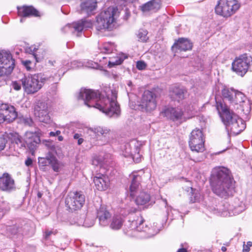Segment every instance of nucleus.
Segmentation results:
<instances>
[{"instance_id": "obj_1", "label": "nucleus", "mask_w": 252, "mask_h": 252, "mask_svg": "<svg viewBox=\"0 0 252 252\" xmlns=\"http://www.w3.org/2000/svg\"><path fill=\"white\" fill-rule=\"evenodd\" d=\"M77 98L83 100L84 104L89 107H95L110 117L115 115L117 117L120 115V108L116 100L117 94L115 91H112L111 98L108 96L100 99L98 91L81 89Z\"/></svg>"}, {"instance_id": "obj_2", "label": "nucleus", "mask_w": 252, "mask_h": 252, "mask_svg": "<svg viewBox=\"0 0 252 252\" xmlns=\"http://www.w3.org/2000/svg\"><path fill=\"white\" fill-rule=\"evenodd\" d=\"M234 181L230 171L224 167L215 168L210 178L212 191L218 196L226 198L233 194Z\"/></svg>"}, {"instance_id": "obj_3", "label": "nucleus", "mask_w": 252, "mask_h": 252, "mask_svg": "<svg viewBox=\"0 0 252 252\" xmlns=\"http://www.w3.org/2000/svg\"><path fill=\"white\" fill-rule=\"evenodd\" d=\"M48 78L42 77L41 74L24 76L21 78L23 88L27 94H33L42 87L43 84Z\"/></svg>"}, {"instance_id": "obj_4", "label": "nucleus", "mask_w": 252, "mask_h": 252, "mask_svg": "<svg viewBox=\"0 0 252 252\" xmlns=\"http://www.w3.org/2000/svg\"><path fill=\"white\" fill-rule=\"evenodd\" d=\"M118 10L117 7H109L102 11L96 17V28L98 31L101 30H110L115 22V15Z\"/></svg>"}, {"instance_id": "obj_5", "label": "nucleus", "mask_w": 252, "mask_h": 252, "mask_svg": "<svg viewBox=\"0 0 252 252\" xmlns=\"http://www.w3.org/2000/svg\"><path fill=\"white\" fill-rule=\"evenodd\" d=\"M237 0H220L215 7L217 14L228 18L234 14L240 8Z\"/></svg>"}, {"instance_id": "obj_6", "label": "nucleus", "mask_w": 252, "mask_h": 252, "mask_svg": "<svg viewBox=\"0 0 252 252\" xmlns=\"http://www.w3.org/2000/svg\"><path fill=\"white\" fill-rule=\"evenodd\" d=\"M252 64V57L245 53L236 57L232 63V69L237 74L243 76Z\"/></svg>"}, {"instance_id": "obj_7", "label": "nucleus", "mask_w": 252, "mask_h": 252, "mask_svg": "<svg viewBox=\"0 0 252 252\" xmlns=\"http://www.w3.org/2000/svg\"><path fill=\"white\" fill-rule=\"evenodd\" d=\"M85 202V196L79 191L69 193L65 198V204L67 210L73 212L80 210Z\"/></svg>"}, {"instance_id": "obj_8", "label": "nucleus", "mask_w": 252, "mask_h": 252, "mask_svg": "<svg viewBox=\"0 0 252 252\" xmlns=\"http://www.w3.org/2000/svg\"><path fill=\"white\" fill-rule=\"evenodd\" d=\"M204 142V137L201 129L196 128L191 131L189 143L192 151L203 152L205 150Z\"/></svg>"}, {"instance_id": "obj_9", "label": "nucleus", "mask_w": 252, "mask_h": 252, "mask_svg": "<svg viewBox=\"0 0 252 252\" xmlns=\"http://www.w3.org/2000/svg\"><path fill=\"white\" fill-rule=\"evenodd\" d=\"M216 108L218 110L221 120L225 126L238 119L239 116L224 103L223 100L216 101Z\"/></svg>"}, {"instance_id": "obj_10", "label": "nucleus", "mask_w": 252, "mask_h": 252, "mask_svg": "<svg viewBox=\"0 0 252 252\" xmlns=\"http://www.w3.org/2000/svg\"><path fill=\"white\" fill-rule=\"evenodd\" d=\"M41 131L37 129L34 131H27L25 133L26 149L33 155L40 144Z\"/></svg>"}, {"instance_id": "obj_11", "label": "nucleus", "mask_w": 252, "mask_h": 252, "mask_svg": "<svg viewBox=\"0 0 252 252\" xmlns=\"http://www.w3.org/2000/svg\"><path fill=\"white\" fill-rule=\"evenodd\" d=\"M18 117L15 108L8 103L0 105V124L13 122Z\"/></svg>"}, {"instance_id": "obj_12", "label": "nucleus", "mask_w": 252, "mask_h": 252, "mask_svg": "<svg viewBox=\"0 0 252 252\" xmlns=\"http://www.w3.org/2000/svg\"><path fill=\"white\" fill-rule=\"evenodd\" d=\"M157 95L152 92L146 90L144 92L141 99L140 106L147 112L154 110L157 105Z\"/></svg>"}, {"instance_id": "obj_13", "label": "nucleus", "mask_w": 252, "mask_h": 252, "mask_svg": "<svg viewBox=\"0 0 252 252\" xmlns=\"http://www.w3.org/2000/svg\"><path fill=\"white\" fill-rule=\"evenodd\" d=\"M144 220L141 216H135L130 218L125 224V231L127 235H131L130 231H144L147 232L149 229L147 226L144 227Z\"/></svg>"}, {"instance_id": "obj_14", "label": "nucleus", "mask_w": 252, "mask_h": 252, "mask_svg": "<svg viewBox=\"0 0 252 252\" xmlns=\"http://www.w3.org/2000/svg\"><path fill=\"white\" fill-rule=\"evenodd\" d=\"M0 65L6 71L7 74L11 73L15 66V60L9 52L0 51Z\"/></svg>"}, {"instance_id": "obj_15", "label": "nucleus", "mask_w": 252, "mask_h": 252, "mask_svg": "<svg viewBox=\"0 0 252 252\" xmlns=\"http://www.w3.org/2000/svg\"><path fill=\"white\" fill-rule=\"evenodd\" d=\"M47 104L44 102H38L34 108V115L38 120L43 123H49L50 117Z\"/></svg>"}, {"instance_id": "obj_16", "label": "nucleus", "mask_w": 252, "mask_h": 252, "mask_svg": "<svg viewBox=\"0 0 252 252\" xmlns=\"http://www.w3.org/2000/svg\"><path fill=\"white\" fill-rule=\"evenodd\" d=\"M193 47L192 42L187 38L180 37L175 40L173 45L171 47L172 51L175 53L179 51H187L191 50Z\"/></svg>"}, {"instance_id": "obj_17", "label": "nucleus", "mask_w": 252, "mask_h": 252, "mask_svg": "<svg viewBox=\"0 0 252 252\" xmlns=\"http://www.w3.org/2000/svg\"><path fill=\"white\" fill-rule=\"evenodd\" d=\"M38 163L42 166L50 165L53 171L56 172H58L60 170V162L54 155L50 153H48L45 158H39Z\"/></svg>"}, {"instance_id": "obj_18", "label": "nucleus", "mask_w": 252, "mask_h": 252, "mask_svg": "<svg viewBox=\"0 0 252 252\" xmlns=\"http://www.w3.org/2000/svg\"><path fill=\"white\" fill-rule=\"evenodd\" d=\"M18 15L21 17L20 22H22L24 18L26 17L41 16L40 12L32 5H23L22 6H18Z\"/></svg>"}, {"instance_id": "obj_19", "label": "nucleus", "mask_w": 252, "mask_h": 252, "mask_svg": "<svg viewBox=\"0 0 252 252\" xmlns=\"http://www.w3.org/2000/svg\"><path fill=\"white\" fill-rule=\"evenodd\" d=\"M15 188V182L13 178L9 174L4 173L0 177V190L11 192Z\"/></svg>"}, {"instance_id": "obj_20", "label": "nucleus", "mask_w": 252, "mask_h": 252, "mask_svg": "<svg viewBox=\"0 0 252 252\" xmlns=\"http://www.w3.org/2000/svg\"><path fill=\"white\" fill-rule=\"evenodd\" d=\"M80 9L78 11L81 14L90 16L94 14L97 7L96 0H80Z\"/></svg>"}, {"instance_id": "obj_21", "label": "nucleus", "mask_w": 252, "mask_h": 252, "mask_svg": "<svg viewBox=\"0 0 252 252\" xmlns=\"http://www.w3.org/2000/svg\"><path fill=\"white\" fill-rule=\"evenodd\" d=\"M169 95L173 100L179 102L186 98L188 91L183 86H174L170 90Z\"/></svg>"}, {"instance_id": "obj_22", "label": "nucleus", "mask_w": 252, "mask_h": 252, "mask_svg": "<svg viewBox=\"0 0 252 252\" xmlns=\"http://www.w3.org/2000/svg\"><path fill=\"white\" fill-rule=\"evenodd\" d=\"M94 183L96 189L99 191L106 190L109 186V180L105 174L98 173L94 177Z\"/></svg>"}, {"instance_id": "obj_23", "label": "nucleus", "mask_w": 252, "mask_h": 252, "mask_svg": "<svg viewBox=\"0 0 252 252\" xmlns=\"http://www.w3.org/2000/svg\"><path fill=\"white\" fill-rule=\"evenodd\" d=\"M228 132L236 135L240 133L246 127L245 122L239 117L225 126Z\"/></svg>"}, {"instance_id": "obj_24", "label": "nucleus", "mask_w": 252, "mask_h": 252, "mask_svg": "<svg viewBox=\"0 0 252 252\" xmlns=\"http://www.w3.org/2000/svg\"><path fill=\"white\" fill-rule=\"evenodd\" d=\"M91 27V23L85 20L82 19L71 25H67L63 28L62 30L64 32H67L68 30H74L78 32H82L84 29H88Z\"/></svg>"}, {"instance_id": "obj_25", "label": "nucleus", "mask_w": 252, "mask_h": 252, "mask_svg": "<svg viewBox=\"0 0 252 252\" xmlns=\"http://www.w3.org/2000/svg\"><path fill=\"white\" fill-rule=\"evenodd\" d=\"M166 117L173 122H182L184 116V111L178 107H171L166 109L164 111Z\"/></svg>"}, {"instance_id": "obj_26", "label": "nucleus", "mask_w": 252, "mask_h": 252, "mask_svg": "<svg viewBox=\"0 0 252 252\" xmlns=\"http://www.w3.org/2000/svg\"><path fill=\"white\" fill-rule=\"evenodd\" d=\"M111 217V214L105 205H101L97 210L96 217L99 220V224L102 226H104L108 224Z\"/></svg>"}, {"instance_id": "obj_27", "label": "nucleus", "mask_w": 252, "mask_h": 252, "mask_svg": "<svg viewBox=\"0 0 252 252\" xmlns=\"http://www.w3.org/2000/svg\"><path fill=\"white\" fill-rule=\"evenodd\" d=\"M135 202L137 205L145 206L146 207L155 203V201L152 200L150 194L145 191L139 193L136 196Z\"/></svg>"}, {"instance_id": "obj_28", "label": "nucleus", "mask_w": 252, "mask_h": 252, "mask_svg": "<svg viewBox=\"0 0 252 252\" xmlns=\"http://www.w3.org/2000/svg\"><path fill=\"white\" fill-rule=\"evenodd\" d=\"M236 90L233 88H228L224 86L221 91L222 97L223 99L231 103L235 95Z\"/></svg>"}, {"instance_id": "obj_29", "label": "nucleus", "mask_w": 252, "mask_h": 252, "mask_svg": "<svg viewBox=\"0 0 252 252\" xmlns=\"http://www.w3.org/2000/svg\"><path fill=\"white\" fill-rule=\"evenodd\" d=\"M132 177V179L129 187V191L130 196H133L139 188L141 177L139 175L135 174H133Z\"/></svg>"}, {"instance_id": "obj_30", "label": "nucleus", "mask_w": 252, "mask_h": 252, "mask_svg": "<svg viewBox=\"0 0 252 252\" xmlns=\"http://www.w3.org/2000/svg\"><path fill=\"white\" fill-rule=\"evenodd\" d=\"M124 220L120 216H116L112 218L110 223V227L114 230H118L121 228L123 224Z\"/></svg>"}, {"instance_id": "obj_31", "label": "nucleus", "mask_w": 252, "mask_h": 252, "mask_svg": "<svg viewBox=\"0 0 252 252\" xmlns=\"http://www.w3.org/2000/svg\"><path fill=\"white\" fill-rule=\"evenodd\" d=\"M235 93L231 103L239 104L240 106L243 107L242 104L245 103V100L246 99V96L244 94L237 90H236Z\"/></svg>"}, {"instance_id": "obj_32", "label": "nucleus", "mask_w": 252, "mask_h": 252, "mask_svg": "<svg viewBox=\"0 0 252 252\" xmlns=\"http://www.w3.org/2000/svg\"><path fill=\"white\" fill-rule=\"evenodd\" d=\"M94 132L98 136H103L105 138V141H108L109 136L110 134V130L109 129L99 126L94 128Z\"/></svg>"}, {"instance_id": "obj_33", "label": "nucleus", "mask_w": 252, "mask_h": 252, "mask_svg": "<svg viewBox=\"0 0 252 252\" xmlns=\"http://www.w3.org/2000/svg\"><path fill=\"white\" fill-rule=\"evenodd\" d=\"M13 142L20 148L26 149L25 135L24 138L19 135L15 137L13 140Z\"/></svg>"}, {"instance_id": "obj_34", "label": "nucleus", "mask_w": 252, "mask_h": 252, "mask_svg": "<svg viewBox=\"0 0 252 252\" xmlns=\"http://www.w3.org/2000/svg\"><path fill=\"white\" fill-rule=\"evenodd\" d=\"M123 61V59L118 56L110 57V60L108 62V66L110 67H112L115 65L121 64Z\"/></svg>"}, {"instance_id": "obj_35", "label": "nucleus", "mask_w": 252, "mask_h": 252, "mask_svg": "<svg viewBox=\"0 0 252 252\" xmlns=\"http://www.w3.org/2000/svg\"><path fill=\"white\" fill-rule=\"evenodd\" d=\"M148 32L146 30H144L143 29H140L137 34V37L139 40L142 42H146L148 39V37L147 36Z\"/></svg>"}, {"instance_id": "obj_36", "label": "nucleus", "mask_w": 252, "mask_h": 252, "mask_svg": "<svg viewBox=\"0 0 252 252\" xmlns=\"http://www.w3.org/2000/svg\"><path fill=\"white\" fill-rule=\"evenodd\" d=\"M243 210V207L241 205L234 206L233 204H232L231 206L230 205L229 208L228 209V210L232 211L234 215L239 214L241 213Z\"/></svg>"}, {"instance_id": "obj_37", "label": "nucleus", "mask_w": 252, "mask_h": 252, "mask_svg": "<svg viewBox=\"0 0 252 252\" xmlns=\"http://www.w3.org/2000/svg\"><path fill=\"white\" fill-rule=\"evenodd\" d=\"M103 162V158L100 156H94L92 159V164L96 166L101 167Z\"/></svg>"}, {"instance_id": "obj_38", "label": "nucleus", "mask_w": 252, "mask_h": 252, "mask_svg": "<svg viewBox=\"0 0 252 252\" xmlns=\"http://www.w3.org/2000/svg\"><path fill=\"white\" fill-rule=\"evenodd\" d=\"M154 2L149 1L143 4L141 7L143 11H149L153 10L155 8Z\"/></svg>"}, {"instance_id": "obj_39", "label": "nucleus", "mask_w": 252, "mask_h": 252, "mask_svg": "<svg viewBox=\"0 0 252 252\" xmlns=\"http://www.w3.org/2000/svg\"><path fill=\"white\" fill-rule=\"evenodd\" d=\"M21 86H22L21 79L18 81H12L11 83V86L16 91L20 90Z\"/></svg>"}, {"instance_id": "obj_40", "label": "nucleus", "mask_w": 252, "mask_h": 252, "mask_svg": "<svg viewBox=\"0 0 252 252\" xmlns=\"http://www.w3.org/2000/svg\"><path fill=\"white\" fill-rule=\"evenodd\" d=\"M58 233V230L55 229H52V230H49V229H46L44 232V237L45 239L47 240L48 239L49 237L51 235H56Z\"/></svg>"}, {"instance_id": "obj_41", "label": "nucleus", "mask_w": 252, "mask_h": 252, "mask_svg": "<svg viewBox=\"0 0 252 252\" xmlns=\"http://www.w3.org/2000/svg\"><path fill=\"white\" fill-rule=\"evenodd\" d=\"M101 53L104 54H109L112 52V49L109 45H104L100 48Z\"/></svg>"}, {"instance_id": "obj_42", "label": "nucleus", "mask_w": 252, "mask_h": 252, "mask_svg": "<svg viewBox=\"0 0 252 252\" xmlns=\"http://www.w3.org/2000/svg\"><path fill=\"white\" fill-rule=\"evenodd\" d=\"M200 198L199 194L197 193H192L190 196V201L192 202L198 201Z\"/></svg>"}, {"instance_id": "obj_43", "label": "nucleus", "mask_w": 252, "mask_h": 252, "mask_svg": "<svg viewBox=\"0 0 252 252\" xmlns=\"http://www.w3.org/2000/svg\"><path fill=\"white\" fill-rule=\"evenodd\" d=\"M146 67V64L143 61H138L136 63V67L139 70H143Z\"/></svg>"}, {"instance_id": "obj_44", "label": "nucleus", "mask_w": 252, "mask_h": 252, "mask_svg": "<svg viewBox=\"0 0 252 252\" xmlns=\"http://www.w3.org/2000/svg\"><path fill=\"white\" fill-rule=\"evenodd\" d=\"M7 142L6 139L3 137H0V151L3 150Z\"/></svg>"}, {"instance_id": "obj_45", "label": "nucleus", "mask_w": 252, "mask_h": 252, "mask_svg": "<svg viewBox=\"0 0 252 252\" xmlns=\"http://www.w3.org/2000/svg\"><path fill=\"white\" fill-rule=\"evenodd\" d=\"M252 246V242L249 241L247 242V245L245 244L243 245V252H249L250 250V247Z\"/></svg>"}, {"instance_id": "obj_46", "label": "nucleus", "mask_w": 252, "mask_h": 252, "mask_svg": "<svg viewBox=\"0 0 252 252\" xmlns=\"http://www.w3.org/2000/svg\"><path fill=\"white\" fill-rule=\"evenodd\" d=\"M9 74H7L6 71L5 70L4 68L0 65V76H4V75H8Z\"/></svg>"}, {"instance_id": "obj_47", "label": "nucleus", "mask_w": 252, "mask_h": 252, "mask_svg": "<svg viewBox=\"0 0 252 252\" xmlns=\"http://www.w3.org/2000/svg\"><path fill=\"white\" fill-rule=\"evenodd\" d=\"M61 134V131L57 130L55 132L51 131L49 133V135L50 136H55L57 135H59Z\"/></svg>"}, {"instance_id": "obj_48", "label": "nucleus", "mask_w": 252, "mask_h": 252, "mask_svg": "<svg viewBox=\"0 0 252 252\" xmlns=\"http://www.w3.org/2000/svg\"><path fill=\"white\" fill-rule=\"evenodd\" d=\"M32 164V158H28L25 161V164L27 166H30Z\"/></svg>"}, {"instance_id": "obj_49", "label": "nucleus", "mask_w": 252, "mask_h": 252, "mask_svg": "<svg viewBox=\"0 0 252 252\" xmlns=\"http://www.w3.org/2000/svg\"><path fill=\"white\" fill-rule=\"evenodd\" d=\"M31 62L30 61H26L24 62V64L27 68L28 70L30 69V67L29 66V65L31 64Z\"/></svg>"}, {"instance_id": "obj_50", "label": "nucleus", "mask_w": 252, "mask_h": 252, "mask_svg": "<svg viewBox=\"0 0 252 252\" xmlns=\"http://www.w3.org/2000/svg\"><path fill=\"white\" fill-rule=\"evenodd\" d=\"M56 63L55 61L49 60L48 63L50 64L51 66H54L55 63Z\"/></svg>"}, {"instance_id": "obj_51", "label": "nucleus", "mask_w": 252, "mask_h": 252, "mask_svg": "<svg viewBox=\"0 0 252 252\" xmlns=\"http://www.w3.org/2000/svg\"><path fill=\"white\" fill-rule=\"evenodd\" d=\"M84 141V139L82 138H79L78 139L77 143L79 145H80Z\"/></svg>"}, {"instance_id": "obj_52", "label": "nucleus", "mask_w": 252, "mask_h": 252, "mask_svg": "<svg viewBox=\"0 0 252 252\" xmlns=\"http://www.w3.org/2000/svg\"><path fill=\"white\" fill-rule=\"evenodd\" d=\"M80 135L78 133H75L73 135V138L75 139H78L80 138Z\"/></svg>"}, {"instance_id": "obj_53", "label": "nucleus", "mask_w": 252, "mask_h": 252, "mask_svg": "<svg viewBox=\"0 0 252 252\" xmlns=\"http://www.w3.org/2000/svg\"><path fill=\"white\" fill-rule=\"evenodd\" d=\"M177 252H187V250L185 248L179 249Z\"/></svg>"}, {"instance_id": "obj_54", "label": "nucleus", "mask_w": 252, "mask_h": 252, "mask_svg": "<svg viewBox=\"0 0 252 252\" xmlns=\"http://www.w3.org/2000/svg\"><path fill=\"white\" fill-rule=\"evenodd\" d=\"M58 137V139L59 141H62L63 140V137L61 136V135H57Z\"/></svg>"}, {"instance_id": "obj_55", "label": "nucleus", "mask_w": 252, "mask_h": 252, "mask_svg": "<svg viewBox=\"0 0 252 252\" xmlns=\"http://www.w3.org/2000/svg\"><path fill=\"white\" fill-rule=\"evenodd\" d=\"M221 250L222 252H224L226 251L227 249L225 247L223 246L221 247Z\"/></svg>"}, {"instance_id": "obj_56", "label": "nucleus", "mask_w": 252, "mask_h": 252, "mask_svg": "<svg viewBox=\"0 0 252 252\" xmlns=\"http://www.w3.org/2000/svg\"><path fill=\"white\" fill-rule=\"evenodd\" d=\"M37 196L39 198H40L42 196V194L40 192H38V194H37Z\"/></svg>"}, {"instance_id": "obj_57", "label": "nucleus", "mask_w": 252, "mask_h": 252, "mask_svg": "<svg viewBox=\"0 0 252 252\" xmlns=\"http://www.w3.org/2000/svg\"><path fill=\"white\" fill-rule=\"evenodd\" d=\"M28 121H29L31 123H32V120L31 119H30L29 120H28Z\"/></svg>"}, {"instance_id": "obj_58", "label": "nucleus", "mask_w": 252, "mask_h": 252, "mask_svg": "<svg viewBox=\"0 0 252 252\" xmlns=\"http://www.w3.org/2000/svg\"><path fill=\"white\" fill-rule=\"evenodd\" d=\"M131 84V82H130L128 83V85L129 86H130Z\"/></svg>"}]
</instances>
